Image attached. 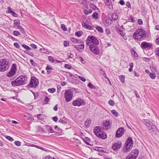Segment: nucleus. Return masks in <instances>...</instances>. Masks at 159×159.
Segmentation results:
<instances>
[{"mask_svg": "<svg viewBox=\"0 0 159 159\" xmlns=\"http://www.w3.org/2000/svg\"><path fill=\"white\" fill-rule=\"evenodd\" d=\"M142 122L146 127L148 130L152 134H157L159 132L157 127L152 122L148 119L142 120Z\"/></svg>", "mask_w": 159, "mask_h": 159, "instance_id": "nucleus-1", "label": "nucleus"}, {"mask_svg": "<svg viewBox=\"0 0 159 159\" xmlns=\"http://www.w3.org/2000/svg\"><path fill=\"white\" fill-rule=\"evenodd\" d=\"M146 34L144 30L142 29H138L134 33L133 37L135 39L138 40H142L145 38Z\"/></svg>", "mask_w": 159, "mask_h": 159, "instance_id": "nucleus-2", "label": "nucleus"}, {"mask_svg": "<svg viewBox=\"0 0 159 159\" xmlns=\"http://www.w3.org/2000/svg\"><path fill=\"white\" fill-rule=\"evenodd\" d=\"M93 132L96 136L99 138L105 139L107 137V135L106 133L102 131L100 127H95L93 129Z\"/></svg>", "mask_w": 159, "mask_h": 159, "instance_id": "nucleus-3", "label": "nucleus"}, {"mask_svg": "<svg viewBox=\"0 0 159 159\" xmlns=\"http://www.w3.org/2000/svg\"><path fill=\"white\" fill-rule=\"evenodd\" d=\"M133 142L132 138L129 137L127 139L125 142V146L123 149L122 151L123 152L126 153L129 152L131 148L133 145Z\"/></svg>", "mask_w": 159, "mask_h": 159, "instance_id": "nucleus-4", "label": "nucleus"}, {"mask_svg": "<svg viewBox=\"0 0 159 159\" xmlns=\"http://www.w3.org/2000/svg\"><path fill=\"white\" fill-rule=\"evenodd\" d=\"M73 96V93L72 91L70 89L65 90L64 93V97L65 99L66 102H67L71 101Z\"/></svg>", "mask_w": 159, "mask_h": 159, "instance_id": "nucleus-5", "label": "nucleus"}, {"mask_svg": "<svg viewBox=\"0 0 159 159\" xmlns=\"http://www.w3.org/2000/svg\"><path fill=\"white\" fill-rule=\"evenodd\" d=\"M9 65L6 60L2 59L0 60V71L4 72L9 68Z\"/></svg>", "mask_w": 159, "mask_h": 159, "instance_id": "nucleus-6", "label": "nucleus"}, {"mask_svg": "<svg viewBox=\"0 0 159 159\" xmlns=\"http://www.w3.org/2000/svg\"><path fill=\"white\" fill-rule=\"evenodd\" d=\"M39 81L35 77H31L30 82L28 86L31 88H36L39 85Z\"/></svg>", "mask_w": 159, "mask_h": 159, "instance_id": "nucleus-7", "label": "nucleus"}, {"mask_svg": "<svg viewBox=\"0 0 159 159\" xmlns=\"http://www.w3.org/2000/svg\"><path fill=\"white\" fill-rule=\"evenodd\" d=\"M95 44H94L97 45L99 44V41L98 39L93 36L88 37L87 38V40L86 41V44L87 45H89V43H90Z\"/></svg>", "mask_w": 159, "mask_h": 159, "instance_id": "nucleus-8", "label": "nucleus"}, {"mask_svg": "<svg viewBox=\"0 0 159 159\" xmlns=\"http://www.w3.org/2000/svg\"><path fill=\"white\" fill-rule=\"evenodd\" d=\"M139 151L138 149H135L130 152L129 155L126 157V159H136L137 157Z\"/></svg>", "mask_w": 159, "mask_h": 159, "instance_id": "nucleus-9", "label": "nucleus"}, {"mask_svg": "<svg viewBox=\"0 0 159 159\" xmlns=\"http://www.w3.org/2000/svg\"><path fill=\"white\" fill-rule=\"evenodd\" d=\"M17 79L20 85L25 84L27 81V76L25 75H20L17 78Z\"/></svg>", "mask_w": 159, "mask_h": 159, "instance_id": "nucleus-10", "label": "nucleus"}, {"mask_svg": "<svg viewBox=\"0 0 159 159\" xmlns=\"http://www.w3.org/2000/svg\"><path fill=\"white\" fill-rule=\"evenodd\" d=\"M89 49L92 52L96 55H98L99 53V48L97 45L92 44L91 45H89Z\"/></svg>", "mask_w": 159, "mask_h": 159, "instance_id": "nucleus-11", "label": "nucleus"}, {"mask_svg": "<svg viewBox=\"0 0 159 159\" xmlns=\"http://www.w3.org/2000/svg\"><path fill=\"white\" fill-rule=\"evenodd\" d=\"M111 126L110 121L109 120H106L103 122L101 128L103 130H106L110 128Z\"/></svg>", "mask_w": 159, "mask_h": 159, "instance_id": "nucleus-12", "label": "nucleus"}, {"mask_svg": "<svg viewBox=\"0 0 159 159\" xmlns=\"http://www.w3.org/2000/svg\"><path fill=\"white\" fill-rule=\"evenodd\" d=\"M85 102L82 101L80 99H76L74 100L72 102V105L74 106H80L81 105H84Z\"/></svg>", "mask_w": 159, "mask_h": 159, "instance_id": "nucleus-13", "label": "nucleus"}, {"mask_svg": "<svg viewBox=\"0 0 159 159\" xmlns=\"http://www.w3.org/2000/svg\"><path fill=\"white\" fill-rule=\"evenodd\" d=\"M121 147V143L120 142H118L112 144V149L114 151H116Z\"/></svg>", "mask_w": 159, "mask_h": 159, "instance_id": "nucleus-14", "label": "nucleus"}, {"mask_svg": "<svg viewBox=\"0 0 159 159\" xmlns=\"http://www.w3.org/2000/svg\"><path fill=\"white\" fill-rule=\"evenodd\" d=\"M17 68L16 64L13 63L11 68V77L15 75L16 74Z\"/></svg>", "mask_w": 159, "mask_h": 159, "instance_id": "nucleus-15", "label": "nucleus"}, {"mask_svg": "<svg viewBox=\"0 0 159 159\" xmlns=\"http://www.w3.org/2000/svg\"><path fill=\"white\" fill-rule=\"evenodd\" d=\"M124 132V129L123 128H119L116 132V137L117 138L121 137L123 135Z\"/></svg>", "mask_w": 159, "mask_h": 159, "instance_id": "nucleus-16", "label": "nucleus"}, {"mask_svg": "<svg viewBox=\"0 0 159 159\" xmlns=\"http://www.w3.org/2000/svg\"><path fill=\"white\" fill-rule=\"evenodd\" d=\"M141 46L143 49H146L147 48H150L152 47V44L146 42H143L141 43Z\"/></svg>", "mask_w": 159, "mask_h": 159, "instance_id": "nucleus-17", "label": "nucleus"}, {"mask_svg": "<svg viewBox=\"0 0 159 159\" xmlns=\"http://www.w3.org/2000/svg\"><path fill=\"white\" fill-rule=\"evenodd\" d=\"M74 48L79 52H82L83 51L84 48V44H81L80 45H75Z\"/></svg>", "mask_w": 159, "mask_h": 159, "instance_id": "nucleus-18", "label": "nucleus"}, {"mask_svg": "<svg viewBox=\"0 0 159 159\" xmlns=\"http://www.w3.org/2000/svg\"><path fill=\"white\" fill-rule=\"evenodd\" d=\"M82 25L84 28L89 30H93V28L90 25L86 24L84 22H83L82 23Z\"/></svg>", "mask_w": 159, "mask_h": 159, "instance_id": "nucleus-19", "label": "nucleus"}, {"mask_svg": "<svg viewBox=\"0 0 159 159\" xmlns=\"http://www.w3.org/2000/svg\"><path fill=\"white\" fill-rule=\"evenodd\" d=\"M11 84L12 85L13 87L17 86L20 85L17 78L15 80L12 81L11 82Z\"/></svg>", "mask_w": 159, "mask_h": 159, "instance_id": "nucleus-20", "label": "nucleus"}, {"mask_svg": "<svg viewBox=\"0 0 159 159\" xmlns=\"http://www.w3.org/2000/svg\"><path fill=\"white\" fill-rule=\"evenodd\" d=\"M71 41L74 43H81L82 42L80 40L76 39L74 38H72L71 39Z\"/></svg>", "mask_w": 159, "mask_h": 159, "instance_id": "nucleus-21", "label": "nucleus"}, {"mask_svg": "<svg viewBox=\"0 0 159 159\" xmlns=\"http://www.w3.org/2000/svg\"><path fill=\"white\" fill-rule=\"evenodd\" d=\"M118 17V15L115 13L113 14L111 16V18L112 19L114 20H117Z\"/></svg>", "mask_w": 159, "mask_h": 159, "instance_id": "nucleus-22", "label": "nucleus"}, {"mask_svg": "<svg viewBox=\"0 0 159 159\" xmlns=\"http://www.w3.org/2000/svg\"><path fill=\"white\" fill-rule=\"evenodd\" d=\"M91 120L90 118L87 119L86 120L85 123V125L86 127H89V124L91 123Z\"/></svg>", "mask_w": 159, "mask_h": 159, "instance_id": "nucleus-23", "label": "nucleus"}, {"mask_svg": "<svg viewBox=\"0 0 159 159\" xmlns=\"http://www.w3.org/2000/svg\"><path fill=\"white\" fill-rule=\"evenodd\" d=\"M97 30L100 33H102L103 32V30L102 28L100 26H97L96 27Z\"/></svg>", "mask_w": 159, "mask_h": 159, "instance_id": "nucleus-24", "label": "nucleus"}, {"mask_svg": "<svg viewBox=\"0 0 159 159\" xmlns=\"http://www.w3.org/2000/svg\"><path fill=\"white\" fill-rule=\"evenodd\" d=\"M46 69L47 70V74H50L51 72V70H53V69L50 66L48 65L46 68Z\"/></svg>", "mask_w": 159, "mask_h": 159, "instance_id": "nucleus-25", "label": "nucleus"}, {"mask_svg": "<svg viewBox=\"0 0 159 159\" xmlns=\"http://www.w3.org/2000/svg\"><path fill=\"white\" fill-rule=\"evenodd\" d=\"M109 0H107L105 2L106 5L108 6V8L111 9L112 7V3L109 2Z\"/></svg>", "mask_w": 159, "mask_h": 159, "instance_id": "nucleus-26", "label": "nucleus"}, {"mask_svg": "<svg viewBox=\"0 0 159 159\" xmlns=\"http://www.w3.org/2000/svg\"><path fill=\"white\" fill-rule=\"evenodd\" d=\"M90 140V139L87 137H85L84 139V141L85 142V143L88 145H90L89 143L88 142H89Z\"/></svg>", "mask_w": 159, "mask_h": 159, "instance_id": "nucleus-27", "label": "nucleus"}, {"mask_svg": "<svg viewBox=\"0 0 159 159\" xmlns=\"http://www.w3.org/2000/svg\"><path fill=\"white\" fill-rule=\"evenodd\" d=\"M38 131L40 132V133H43L45 132V131L43 130V128L40 126H38Z\"/></svg>", "mask_w": 159, "mask_h": 159, "instance_id": "nucleus-28", "label": "nucleus"}, {"mask_svg": "<svg viewBox=\"0 0 159 159\" xmlns=\"http://www.w3.org/2000/svg\"><path fill=\"white\" fill-rule=\"evenodd\" d=\"M111 113L113 115L116 117H117L118 116V112L115 110H113L111 111Z\"/></svg>", "mask_w": 159, "mask_h": 159, "instance_id": "nucleus-29", "label": "nucleus"}, {"mask_svg": "<svg viewBox=\"0 0 159 159\" xmlns=\"http://www.w3.org/2000/svg\"><path fill=\"white\" fill-rule=\"evenodd\" d=\"M98 14L96 12L93 13L92 15L93 18L95 19H97L98 18Z\"/></svg>", "mask_w": 159, "mask_h": 159, "instance_id": "nucleus-30", "label": "nucleus"}, {"mask_svg": "<svg viewBox=\"0 0 159 159\" xmlns=\"http://www.w3.org/2000/svg\"><path fill=\"white\" fill-rule=\"evenodd\" d=\"M48 61L52 62L53 63L55 62V59H54L53 57L51 56H49L48 57Z\"/></svg>", "mask_w": 159, "mask_h": 159, "instance_id": "nucleus-31", "label": "nucleus"}, {"mask_svg": "<svg viewBox=\"0 0 159 159\" xmlns=\"http://www.w3.org/2000/svg\"><path fill=\"white\" fill-rule=\"evenodd\" d=\"M150 77L152 79H154L156 76V75L154 73H151L149 75Z\"/></svg>", "mask_w": 159, "mask_h": 159, "instance_id": "nucleus-32", "label": "nucleus"}, {"mask_svg": "<svg viewBox=\"0 0 159 159\" xmlns=\"http://www.w3.org/2000/svg\"><path fill=\"white\" fill-rule=\"evenodd\" d=\"M11 15H12L14 17H17L18 16V15L14 11L11 10Z\"/></svg>", "mask_w": 159, "mask_h": 159, "instance_id": "nucleus-33", "label": "nucleus"}, {"mask_svg": "<svg viewBox=\"0 0 159 159\" xmlns=\"http://www.w3.org/2000/svg\"><path fill=\"white\" fill-rule=\"evenodd\" d=\"M20 24V21L18 20H16L14 21V26H17Z\"/></svg>", "mask_w": 159, "mask_h": 159, "instance_id": "nucleus-34", "label": "nucleus"}, {"mask_svg": "<svg viewBox=\"0 0 159 159\" xmlns=\"http://www.w3.org/2000/svg\"><path fill=\"white\" fill-rule=\"evenodd\" d=\"M129 19L130 20V21L132 23H134L135 22V19L133 16L132 15H130L129 18Z\"/></svg>", "mask_w": 159, "mask_h": 159, "instance_id": "nucleus-35", "label": "nucleus"}, {"mask_svg": "<svg viewBox=\"0 0 159 159\" xmlns=\"http://www.w3.org/2000/svg\"><path fill=\"white\" fill-rule=\"evenodd\" d=\"M120 81L122 83L125 82V76L123 75H121L119 76Z\"/></svg>", "mask_w": 159, "mask_h": 159, "instance_id": "nucleus-36", "label": "nucleus"}, {"mask_svg": "<svg viewBox=\"0 0 159 159\" xmlns=\"http://www.w3.org/2000/svg\"><path fill=\"white\" fill-rule=\"evenodd\" d=\"M61 29H62V30L64 31H66L67 30V29L65 26V25L64 24H61Z\"/></svg>", "mask_w": 159, "mask_h": 159, "instance_id": "nucleus-37", "label": "nucleus"}, {"mask_svg": "<svg viewBox=\"0 0 159 159\" xmlns=\"http://www.w3.org/2000/svg\"><path fill=\"white\" fill-rule=\"evenodd\" d=\"M49 100H50L49 98L48 97L46 96L44 100V101L45 102L44 103V104H48V102L49 101Z\"/></svg>", "mask_w": 159, "mask_h": 159, "instance_id": "nucleus-38", "label": "nucleus"}, {"mask_svg": "<svg viewBox=\"0 0 159 159\" xmlns=\"http://www.w3.org/2000/svg\"><path fill=\"white\" fill-rule=\"evenodd\" d=\"M84 13L86 15H87L89 13H91L92 12V11L90 10L89 11L85 9L84 11Z\"/></svg>", "mask_w": 159, "mask_h": 159, "instance_id": "nucleus-39", "label": "nucleus"}, {"mask_svg": "<svg viewBox=\"0 0 159 159\" xmlns=\"http://www.w3.org/2000/svg\"><path fill=\"white\" fill-rule=\"evenodd\" d=\"M48 91L49 92L53 93L56 90L54 88H52L48 89Z\"/></svg>", "mask_w": 159, "mask_h": 159, "instance_id": "nucleus-40", "label": "nucleus"}, {"mask_svg": "<svg viewBox=\"0 0 159 159\" xmlns=\"http://www.w3.org/2000/svg\"><path fill=\"white\" fill-rule=\"evenodd\" d=\"M22 46L24 48L28 50H30L31 49V48L29 46L25 44H22Z\"/></svg>", "mask_w": 159, "mask_h": 159, "instance_id": "nucleus-41", "label": "nucleus"}, {"mask_svg": "<svg viewBox=\"0 0 159 159\" xmlns=\"http://www.w3.org/2000/svg\"><path fill=\"white\" fill-rule=\"evenodd\" d=\"M14 143L15 145L19 147L21 145V142L19 141H15L14 142Z\"/></svg>", "mask_w": 159, "mask_h": 159, "instance_id": "nucleus-42", "label": "nucleus"}, {"mask_svg": "<svg viewBox=\"0 0 159 159\" xmlns=\"http://www.w3.org/2000/svg\"><path fill=\"white\" fill-rule=\"evenodd\" d=\"M108 103L111 106H113L114 105V102L112 100H109L108 101Z\"/></svg>", "mask_w": 159, "mask_h": 159, "instance_id": "nucleus-43", "label": "nucleus"}, {"mask_svg": "<svg viewBox=\"0 0 159 159\" xmlns=\"http://www.w3.org/2000/svg\"><path fill=\"white\" fill-rule=\"evenodd\" d=\"M64 66L66 68L68 69H70L72 68L70 65L68 64H65Z\"/></svg>", "mask_w": 159, "mask_h": 159, "instance_id": "nucleus-44", "label": "nucleus"}, {"mask_svg": "<svg viewBox=\"0 0 159 159\" xmlns=\"http://www.w3.org/2000/svg\"><path fill=\"white\" fill-rule=\"evenodd\" d=\"M13 33V34L14 35L16 36H18L20 34V32L18 31H17L16 30L14 31Z\"/></svg>", "mask_w": 159, "mask_h": 159, "instance_id": "nucleus-45", "label": "nucleus"}, {"mask_svg": "<svg viewBox=\"0 0 159 159\" xmlns=\"http://www.w3.org/2000/svg\"><path fill=\"white\" fill-rule=\"evenodd\" d=\"M69 43L68 41H65L64 42V46L65 47H66L69 45Z\"/></svg>", "mask_w": 159, "mask_h": 159, "instance_id": "nucleus-46", "label": "nucleus"}, {"mask_svg": "<svg viewBox=\"0 0 159 159\" xmlns=\"http://www.w3.org/2000/svg\"><path fill=\"white\" fill-rule=\"evenodd\" d=\"M75 34L78 37H80L82 35L81 32L79 31L76 32Z\"/></svg>", "mask_w": 159, "mask_h": 159, "instance_id": "nucleus-47", "label": "nucleus"}, {"mask_svg": "<svg viewBox=\"0 0 159 159\" xmlns=\"http://www.w3.org/2000/svg\"><path fill=\"white\" fill-rule=\"evenodd\" d=\"M37 118L38 119L42 120L43 119V115L41 114H39L37 115Z\"/></svg>", "mask_w": 159, "mask_h": 159, "instance_id": "nucleus-48", "label": "nucleus"}, {"mask_svg": "<svg viewBox=\"0 0 159 159\" xmlns=\"http://www.w3.org/2000/svg\"><path fill=\"white\" fill-rule=\"evenodd\" d=\"M30 62L32 66H35L36 65V64L32 59H31L30 60Z\"/></svg>", "mask_w": 159, "mask_h": 159, "instance_id": "nucleus-49", "label": "nucleus"}, {"mask_svg": "<svg viewBox=\"0 0 159 159\" xmlns=\"http://www.w3.org/2000/svg\"><path fill=\"white\" fill-rule=\"evenodd\" d=\"M78 78H79V79L80 80H81L83 82H84L86 81V80L85 78L84 77H83L81 76H79Z\"/></svg>", "mask_w": 159, "mask_h": 159, "instance_id": "nucleus-50", "label": "nucleus"}, {"mask_svg": "<svg viewBox=\"0 0 159 159\" xmlns=\"http://www.w3.org/2000/svg\"><path fill=\"white\" fill-rule=\"evenodd\" d=\"M14 46L16 48H20V46L17 43H14Z\"/></svg>", "mask_w": 159, "mask_h": 159, "instance_id": "nucleus-51", "label": "nucleus"}, {"mask_svg": "<svg viewBox=\"0 0 159 159\" xmlns=\"http://www.w3.org/2000/svg\"><path fill=\"white\" fill-rule=\"evenodd\" d=\"M134 93L135 94L137 98H139L140 97L139 95V94L138 92L134 90Z\"/></svg>", "mask_w": 159, "mask_h": 159, "instance_id": "nucleus-52", "label": "nucleus"}, {"mask_svg": "<svg viewBox=\"0 0 159 159\" xmlns=\"http://www.w3.org/2000/svg\"><path fill=\"white\" fill-rule=\"evenodd\" d=\"M134 54H133V56L134 57H135L136 58H137V57H138V55L137 54V53L134 51V50H133Z\"/></svg>", "mask_w": 159, "mask_h": 159, "instance_id": "nucleus-53", "label": "nucleus"}, {"mask_svg": "<svg viewBox=\"0 0 159 159\" xmlns=\"http://www.w3.org/2000/svg\"><path fill=\"white\" fill-rule=\"evenodd\" d=\"M138 23L139 25H142L143 24L142 20L141 19H139L138 20Z\"/></svg>", "mask_w": 159, "mask_h": 159, "instance_id": "nucleus-54", "label": "nucleus"}, {"mask_svg": "<svg viewBox=\"0 0 159 159\" xmlns=\"http://www.w3.org/2000/svg\"><path fill=\"white\" fill-rule=\"evenodd\" d=\"M119 32H120V35L122 36V37H124L125 35V34L123 33L122 30H119Z\"/></svg>", "mask_w": 159, "mask_h": 159, "instance_id": "nucleus-55", "label": "nucleus"}, {"mask_svg": "<svg viewBox=\"0 0 159 159\" xmlns=\"http://www.w3.org/2000/svg\"><path fill=\"white\" fill-rule=\"evenodd\" d=\"M88 86L90 88L93 89L94 88V86L91 84L89 83L88 84Z\"/></svg>", "mask_w": 159, "mask_h": 159, "instance_id": "nucleus-56", "label": "nucleus"}, {"mask_svg": "<svg viewBox=\"0 0 159 159\" xmlns=\"http://www.w3.org/2000/svg\"><path fill=\"white\" fill-rule=\"evenodd\" d=\"M59 122L60 123H61L62 124H65L67 122L66 121H65L64 120H62L61 119H60L59 120Z\"/></svg>", "mask_w": 159, "mask_h": 159, "instance_id": "nucleus-57", "label": "nucleus"}, {"mask_svg": "<svg viewBox=\"0 0 159 159\" xmlns=\"http://www.w3.org/2000/svg\"><path fill=\"white\" fill-rule=\"evenodd\" d=\"M19 29L21 30V31L22 33L24 32V30L23 27L21 26L20 25H19L17 26Z\"/></svg>", "mask_w": 159, "mask_h": 159, "instance_id": "nucleus-58", "label": "nucleus"}, {"mask_svg": "<svg viewBox=\"0 0 159 159\" xmlns=\"http://www.w3.org/2000/svg\"><path fill=\"white\" fill-rule=\"evenodd\" d=\"M52 120L54 121L55 122H57V120L58 118L56 116H54L52 117Z\"/></svg>", "mask_w": 159, "mask_h": 159, "instance_id": "nucleus-59", "label": "nucleus"}, {"mask_svg": "<svg viewBox=\"0 0 159 159\" xmlns=\"http://www.w3.org/2000/svg\"><path fill=\"white\" fill-rule=\"evenodd\" d=\"M155 43L157 45H159V37H157L155 41Z\"/></svg>", "mask_w": 159, "mask_h": 159, "instance_id": "nucleus-60", "label": "nucleus"}, {"mask_svg": "<svg viewBox=\"0 0 159 159\" xmlns=\"http://www.w3.org/2000/svg\"><path fill=\"white\" fill-rule=\"evenodd\" d=\"M156 54L157 56L159 57V48H158L156 49Z\"/></svg>", "mask_w": 159, "mask_h": 159, "instance_id": "nucleus-61", "label": "nucleus"}, {"mask_svg": "<svg viewBox=\"0 0 159 159\" xmlns=\"http://www.w3.org/2000/svg\"><path fill=\"white\" fill-rule=\"evenodd\" d=\"M30 46L32 48L34 49H36L37 48L36 45L34 44H30Z\"/></svg>", "mask_w": 159, "mask_h": 159, "instance_id": "nucleus-62", "label": "nucleus"}, {"mask_svg": "<svg viewBox=\"0 0 159 159\" xmlns=\"http://www.w3.org/2000/svg\"><path fill=\"white\" fill-rule=\"evenodd\" d=\"M119 3L122 5H124L125 4V2L123 0H120L119 2Z\"/></svg>", "mask_w": 159, "mask_h": 159, "instance_id": "nucleus-63", "label": "nucleus"}, {"mask_svg": "<svg viewBox=\"0 0 159 159\" xmlns=\"http://www.w3.org/2000/svg\"><path fill=\"white\" fill-rule=\"evenodd\" d=\"M74 55L71 53H70V55L68 56V59H69L70 58H72L74 57Z\"/></svg>", "mask_w": 159, "mask_h": 159, "instance_id": "nucleus-64", "label": "nucleus"}]
</instances>
